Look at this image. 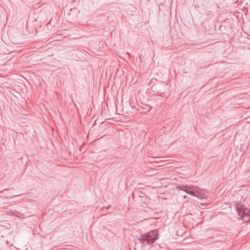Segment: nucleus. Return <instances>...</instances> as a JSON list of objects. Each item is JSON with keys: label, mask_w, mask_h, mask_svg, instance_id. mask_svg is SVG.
Segmentation results:
<instances>
[{"label": "nucleus", "mask_w": 250, "mask_h": 250, "mask_svg": "<svg viewBox=\"0 0 250 250\" xmlns=\"http://www.w3.org/2000/svg\"><path fill=\"white\" fill-rule=\"evenodd\" d=\"M158 236V232L155 230L139 235L136 238V248L138 250H150Z\"/></svg>", "instance_id": "nucleus-1"}, {"label": "nucleus", "mask_w": 250, "mask_h": 250, "mask_svg": "<svg viewBox=\"0 0 250 250\" xmlns=\"http://www.w3.org/2000/svg\"><path fill=\"white\" fill-rule=\"evenodd\" d=\"M166 88L167 84L163 83L153 85L151 90L156 94H161L165 93Z\"/></svg>", "instance_id": "nucleus-2"}, {"label": "nucleus", "mask_w": 250, "mask_h": 250, "mask_svg": "<svg viewBox=\"0 0 250 250\" xmlns=\"http://www.w3.org/2000/svg\"><path fill=\"white\" fill-rule=\"evenodd\" d=\"M185 191L192 196H199V192L197 190H194V187L193 186H187Z\"/></svg>", "instance_id": "nucleus-3"}, {"label": "nucleus", "mask_w": 250, "mask_h": 250, "mask_svg": "<svg viewBox=\"0 0 250 250\" xmlns=\"http://www.w3.org/2000/svg\"><path fill=\"white\" fill-rule=\"evenodd\" d=\"M242 219L246 222H249L250 220V215L247 212Z\"/></svg>", "instance_id": "nucleus-4"}, {"label": "nucleus", "mask_w": 250, "mask_h": 250, "mask_svg": "<svg viewBox=\"0 0 250 250\" xmlns=\"http://www.w3.org/2000/svg\"><path fill=\"white\" fill-rule=\"evenodd\" d=\"M238 215L240 217H241V218H242L243 217V216L246 214V213H247V212L245 210H240V209H238Z\"/></svg>", "instance_id": "nucleus-5"}, {"label": "nucleus", "mask_w": 250, "mask_h": 250, "mask_svg": "<svg viewBox=\"0 0 250 250\" xmlns=\"http://www.w3.org/2000/svg\"><path fill=\"white\" fill-rule=\"evenodd\" d=\"M188 185H181V186H180L178 187V188H179V189L180 190H183V191H185L186 190V189L187 188V187Z\"/></svg>", "instance_id": "nucleus-6"}, {"label": "nucleus", "mask_w": 250, "mask_h": 250, "mask_svg": "<svg viewBox=\"0 0 250 250\" xmlns=\"http://www.w3.org/2000/svg\"><path fill=\"white\" fill-rule=\"evenodd\" d=\"M17 196V195H15V196H13L12 197H15V196Z\"/></svg>", "instance_id": "nucleus-7"}]
</instances>
